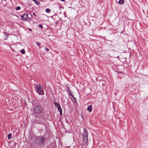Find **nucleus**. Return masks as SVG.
Instances as JSON below:
<instances>
[{
    "label": "nucleus",
    "instance_id": "26",
    "mask_svg": "<svg viewBox=\"0 0 148 148\" xmlns=\"http://www.w3.org/2000/svg\"><path fill=\"white\" fill-rule=\"evenodd\" d=\"M61 0V1H64V0Z\"/></svg>",
    "mask_w": 148,
    "mask_h": 148
},
{
    "label": "nucleus",
    "instance_id": "21",
    "mask_svg": "<svg viewBox=\"0 0 148 148\" xmlns=\"http://www.w3.org/2000/svg\"><path fill=\"white\" fill-rule=\"evenodd\" d=\"M36 43L38 46H39L40 45V44L38 42H36Z\"/></svg>",
    "mask_w": 148,
    "mask_h": 148
},
{
    "label": "nucleus",
    "instance_id": "14",
    "mask_svg": "<svg viewBox=\"0 0 148 148\" xmlns=\"http://www.w3.org/2000/svg\"><path fill=\"white\" fill-rule=\"evenodd\" d=\"M58 109L59 111L62 110V109L60 106L58 107Z\"/></svg>",
    "mask_w": 148,
    "mask_h": 148
},
{
    "label": "nucleus",
    "instance_id": "27",
    "mask_svg": "<svg viewBox=\"0 0 148 148\" xmlns=\"http://www.w3.org/2000/svg\"><path fill=\"white\" fill-rule=\"evenodd\" d=\"M5 1H6V0H4Z\"/></svg>",
    "mask_w": 148,
    "mask_h": 148
},
{
    "label": "nucleus",
    "instance_id": "19",
    "mask_svg": "<svg viewBox=\"0 0 148 148\" xmlns=\"http://www.w3.org/2000/svg\"><path fill=\"white\" fill-rule=\"evenodd\" d=\"M39 27L41 28H42L43 27V26L42 25L40 24L38 25Z\"/></svg>",
    "mask_w": 148,
    "mask_h": 148
},
{
    "label": "nucleus",
    "instance_id": "22",
    "mask_svg": "<svg viewBox=\"0 0 148 148\" xmlns=\"http://www.w3.org/2000/svg\"><path fill=\"white\" fill-rule=\"evenodd\" d=\"M73 97V98L75 100V102H76V98L75 97Z\"/></svg>",
    "mask_w": 148,
    "mask_h": 148
},
{
    "label": "nucleus",
    "instance_id": "1",
    "mask_svg": "<svg viewBox=\"0 0 148 148\" xmlns=\"http://www.w3.org/2000/svg\"><path fill=\"white\" fill-rule=\"evenodd\" d=\"M46 142V138L43 136L38 137L36 139L35 143L38 146H43Z\"/></svg>",
    "mask_w": 148,
    "mask_h": 148
},
{
    "label": "nucleus",
    "instance_id": "5",
    "mask_svg": "<svg viewBox=\"0 0 148 148\" xmlns=\"http://www.w3.org/2000/svg\"><path fill=\"white\" fill-rule=\"evenodd\" d=\"M28 16V14L25 13L23 14L21 16L22 19L24 20H26L27 19V16Z\"/></svg>",
    "mask_w": 148,
    "mask_h": 148
},
{
    "label": "nucleus",
    "instance_id": "15",
    "mask_svg": "<svg viewBox=\"0 0 148 148\" xmlns=\"http://www.w3.org/2000/svg\"><path fill=\"white\" fill-rule=\"evenodd\" d=\"M69 92V94L72 97H73V95H72V93H71V91H70Z\"/></svg>",
    "mask_w": 148,
    "mask_h": 148
},
{
    "label": "nucleus",
    "instance_id": "18",
    "mask_svg": "<svg viewBox=\"0 0 148 148\" xmlns=\"http://www.w3.org/2000/svg\"><path fill=\"white\" fill-rule=\"evenodd\" d=\"M45 50L47 51H49V49L47 48H44Z\"/></svg>",
    "mask_w": 148,
    "mask_h": 148
},
{
    "label": "nucleus",
    "instance_id": "4",
    "mask_svg": "<svg viewBox=\"0 0 148 148\" xmlns=\"http://www.w3.org/2000/svg\"><path fill=\"white\" fill-rule=\"evenodd\" d=\"M34 110L36 113L40 114L42 111V109L41 107L36 106L34 108Z\"/></svg>",
    "mask_w": 148,
    "mask_h": 148
},
{
    "label": "nucleus",
    "instance_id": "10",
    "mask_svg": "<svg viewBox=\"0 0 148 148\" xmlns=\"http://www.w3.org/2000/svg\"><path fill=\"white\" fill-rule=\"evenodd\" d=\"M50 9L49 8H47L45 10V11L48 13H50Z\"/></svg>",
    "mask_w": 148,
    "mask_h": 148
},
{
    "label": "nucleus",
    "instance_id": "13",
    "mask_svg": "<svg viewBox=\"0 0 148 148\" xmlns=\"http://www.w3.org/2000/svg\"><path fill=\"white\" fill-rule=\"evenodd\" d=\"M44 121L45 120L44 119H42V120L40 121H39V123L41 124H42L44 122Z\"/></svg>",
    "mask_w": 148,
    "mask_h": 148
},
{
    "label": "nucleus",
    "instance_id": "11",
    "mask_svg": "<svg viewBox=\"0 0 148 148\" xmlns=\"http://www.w3.org/2000/svg\"><path fill=\"white\" fill-rule=\"evenodd\" d=\"M124 2V0H119V3L120 4H122Z\"/></svg>",
    "mask_w": 148,
    "mask_h": 148
},
{
    "label": "nucleus",
    "instance_id": "16",
    "mask_svg": "<svg viewBox=\"0 0 148 148\" xmlns=\"http://www.w3.org/2000/svg\"><path fill=\"white\" fill-rule=\"evenodd\" d=\"M15 9L16 10H18L20 9V6H18L17 7H16Z\"/></svg>",
    "mask_w": 148,
    "mask_h": 148
},
{
    "label": "nucleus",
    "instance_id": "20",
    "mask_svg": "<svg viewBox=\"0 0 148 148\" xmlns=\"http://www.w3.org/2000/svg\"><path fill=\"white\" fill-rule=\"evenodd\" d=\"M60 112V115H62V110L59 111Z\"/></svg>",
    "mask_w": 148,
    "mask_h": 148
},
{
    "label": "nucleus",
    "instance_id": "12",
    "mask_svg": "<svg viewBox=\"0 0 148 148\" xmlns=\"http://www.w3.org/2000/svg\"><path fill=\"white\" fill-rule=\"evenodd\" d=\"M11 134H9L8 135V139H10L11 138Z\"/></svg>",
    "mask_w": 148,
    "mask_h": 148
},
{
    "label": "nucleus",
    "instance_id": "17",
    "mask_svg": "<svg viewBox=\"0 0 148 148\" xmlns=\"http://www.w3.org/2000/svg\"><path fill=\"white\" fill-rule=\"evenodd\" d=\"M4 34L5 35V36H6V38H4V39H6L8 35V34L7 33H5V32H4Z\"/></svg>",
    "mask_w": 148,
    "mask_h": 148
},
{
    "label": "nucleus",
    "instance_id": "2",
    "mask_svg": "<svg viewBox=\"0 0 148 148\" xmlns=\"http://www.w3.org/2000/svg\"><path fill=\"white\" fill-rule=\"evenodd\" d=\"M44 86L40 84H37L36 86V92L39 95H43L44 94Z\"/></svg>",
    "mask_w": 148,
    "mask_h": 148
},
{
    "label": "nucleus",
    "instance_id": "23",
    "mask_svg": "<svg viewBox=\"0 0 148 148\" xmlns=\"http://www.w3.org/2000/svg\"><path fill=\"white\" fill-rule=\"evenodd\" d=\"M67 89H68V90L69 91V92L70 91H71L70 90V89H69V88L68 87L67 88Z\"/></svg>",
    "mask_w": 148,
    "mask_h": 148
},
{
    "label": "nucleus",
    "instance_id": "24",
    "mask_svg": "<svg viewBox=\"0 0 148 148\" xmlns=\"http://www.w3.org/2000/svg\"><path fill=\"white\" fill-rule=\"evenodd\" d=\"M33 15L34 16H36V14H35V13H33Z\"/></svg>",
    "mask_w": 148,
    "mask_h": 148
},
{
    "label": "nucleus",
    "instance_id": "3",
    "mask_svg": "<svg viewBox=\"0 0 148 148\" xmlns=\"http://www.w3.org/2000/svg\"><path fill=\"white\" fill-rule=\"evenodd\" d=\"M88 133L85 129H84L82 135L83 141L84 144H87L88 141Z\"/></svg>",
    "mask_w": 148,
    "mask_h": 148
},
{
    "label": "nucleus",
    "instance_id": "25",
    "mask_svg": "<svg viewBox=\"0 0 148 148\" xmlns=\"http://www.w3.org/2000/svg\"><path fill=\"white\" fill-rule=\"evenodd\" d=\"M29 30L30 31H32V29H30V28H29Z\"/></svg>",
    "mask_w": 148,
    "mask_h": 148
},
{
    "label": "nucleus",
    "instance_id": "6",
    "mask_svg": "<svg viewBox=\"0 0 148 148\" xmlns=\"http://www.w3.org/2000/svg\"><path fill=\"white\" fill-rule=\"evenodd\" d=\"M92 106L91 105H89L87 108V110L90 112L92 111Z\"/></svg>",
    "mask_w": 148,
    "mask_h": 148
},
{
    "label": "nucleus",
    "instance_id": "7",
    "mask_svg": "<svg viewBox=\"0 0 148 148\" xmlns=\"http://www.w3.org/2000/svg\"><path fill=\"white\" fill-rule=\"evenodd\" d=\"M34 3L37 5H39L40 3L37 0H33Z\"/></svg>",
    "mask_w": 148,
    "mask_h": 148
},
{
    "label": "nucleus",
    "instance_id": "9",
    "mask_svg": "<svg viewBox=\"0 0 148 148\" xmlns=\"http://www.w3.org/2000/svg\"><path fill=\"white\" fill-rule=\"evenodd\" d=\"M20 52L22 54H25V53L24 49H22L20 51Z\"/></svg>",
    "mask_w": 148,
    "mask_h": 148
},
{
    "label": "nucleus",
    "instance_id": "8",
    "mask_svg": "<svg viewBox=\"0 0 148 148\" xmlns=\"http://www.w3.org/2000/svg\"><path fill=\"white\" fill-rule=\"evenodd\" d=\"M54 105L56 106L57 108L60 106V104L57 102H54Z\"/></svg>",
    "mask_w": 148,
    "mask_h": 148
}]
</instances>
